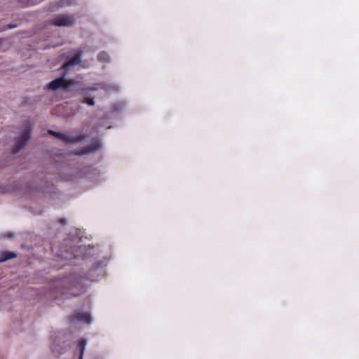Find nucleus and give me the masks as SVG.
Here are the masks:
<instances>
[{
  "instance_id": "obj_3",
  "label": "nucleus",
  "mask_w": 359,
  "mask_h": 359,
  "mask_svg": "<svg viewBox=\"0 0 359 359\" xmlns=\"http://www.w3.org/2000/svg\"><path fill=\"white\" fill-rule=\"evenodd\" d=\"M74 16L69 15H58L50 20V23L58 27H70L74 24Z\"/></svg>"
},
{
  "instance_id": "obj_4",
  "label": "nucleus",
  "mask_w": 359,
  "mask_h": 359,
  "mask_svg": "<svg viewBox=\"0 0 359 359\" xmlns=\"http://www.w3.org/2000/svg\"><path fill=\"white\" fill-rule=\"evenodd\" d=\"M30 137V130H26L23 132L20 137L17 140L16 145L13 149V153L17 154L19 152L25 145L26 142Z\"/></svg>"
},
{
  "instance_id": "obj_12",
  "label": "nucleus",
  "mask_w": 359,
  "mask_h": 359,
  "mask_svg": "<svg viewBox=\"0 0 359 359\" xmlns=\"http://www.w3.org/2000/svg\"><path fill=\"white\" fill-rule=\"evenodd\" d=\"M82 102L86 103L90 106H93L95 104L94 100H93V98H91V97H86V98L83 99Z\"/></svg>"
},
{
  "instance_id": "obj_8",
  "label": "nucleus",
  "mask_w": 359,
  "mask_h": 359,
  "mask_svg": "<svg viewBox=\"0 0 359 359\" xmlns=\"http://www.w3.org/2000/svg\"><path fill=\"white\" fill-rule=\"evenodd\" d=\"M86 346V341L85 339H81L78 342L77 349L79 351V359H83V355Z\"/></svg>"
},
{
  "instance_id": "obj_13",
  "label": "nucleus",
  "mask_w": 359,
  "mask_h": 359,
  "mask_svg": "<svg viewBox=\"0 0 359 359\" xmlns=\"http://www.w3.org/2000/svg\"><path fill=\"white\" fill-rule=\"evenodd\" d=\"M59 222L62 224H66V219L65 218H61Z\"/></svg>"
},
{
  "instance_id": "obj_7",
  "label": "nucleus",
  "mask_w": 359,
  "mask_h": 359,
  "mask_svg": "<svg viewBox=\"0 0 359 359\" xmlns=\"http://www.w3.org/2000/svg\"><path fill=\"white\" fill-rule=\"evenodd\" d=\"M81 53H76L74 55H73V57L71 58V60L65 65L64 67L67 68L69 66H72V65L79 64L81 61Z\"/></svg>"
},
{
  "instance_id": "obj_1",
  "label": "nucleus",
  "mask_w": 359,
  "mask_h": 359,
  "mask_svg": "<svg viewBox=\"0 0 359 359\" xmlns=\"http://www.w3.org/2000/svg\"><path fill=\"white\" fill-rule=\"evenodd\" d=\"M75 84L74 80H66L64 76H61L49 82L46 88L52 90H56L62 88L65 90H68L69 88Z\"/></svg>"
},
{
  "instance_id": "obj_2",
  "label": "nucleus",
  "mask_w": 359,
  "mask_h": 359,
  "mask_svg": "<svg viewBox=\"0 0 359 359\" xmlns=\"http://www.w3.org/2000/svg\"><path fill=\"white\" fill-rule=\"evenodd\" d=\"M48 133L50 134V135H53L55 137L59 139L62 142H64L67 144L77 143V142H79L85 139V136H83V135H78V136H75V137H71V136L66 135L64 133L55 132L52 130H48Z\"/></svg>"
},
{
  "instance_id": "obj_9",
  "label": "nucleus",
  "mask_w": 359,
  "mask_h": 359,
  "mask_svg": "<svg viewBox=\"0 0 359 359\" xmlns=\"http://www.w3.org/2000/svg\"><path fill=\"white\" fill-rule=\"evenodd\" d=\"M16 254L12 252H4L0 254V262H5L8 259L15 258Z\"/></svg>"
},
{
  "instance_id": "obj_14",
  "label": "nucleus",
  "mask_w": 359,
  "mask_h": 359,
  "mask_svg": "<svg viewBox=\"0 0 359 359\" xmlns=\"http://www.w3.org/2000/svg\"><path fill=\"white\" fill-rule=\"evenodd\" d=\"M97 88H90L88 89H87L88 90H96Z\"/></svg>"
},
{
  "instance_id": "obj_6",
  "label": "nucleus",
  "mask_w": 359,
  "mask_h": 359,
  "mask_svg": "<svg viewBox=\"0 0 359 359\" xmlns=\"http://www.w3.org/2000/svg\"><path fill=\"white\" fill-rule=\"evenodd\" d=\"M70 282L71 281L69 278H65L58 281L57 286L60 287L62 294L66 293V290H68L70 294L74 296L76 295V294H74L72 292L73 290L74 285L72 283H70Z\"/></svg>"
},
{
  "instance_id": "obj_11",
  "label": "nucleus",
  "mask_w": 359,
  "mask_h": 359,
  "mask_svg": "<svg viewBox=\"0 0 359 359\" xmlns=\"http://www.w3.org/2000/svg\"><path fill=\"white\" fill-rule=\"evenodd\" d=\"M97 60L102 62H109V56L106 52L102 51L98 54Z\"/></svg>"
},
{
  "instance_id": "obj_10",
  "label": "nucleus",
  "mask_w": 359,
  "mask_h": 359,
  "mask_svg": "<svg viewBox=\"0 0 359 359\" xmlns=\"http://www.w3.org/2000/svg\"><path fill=\"white\" fill-rule=\"evenodd\" d=\"M100 147V144L98 142H93L90 145H88V147H86L85 149V151L82 152L81 154H86L88 152H93V151L97 150Z\"/></svg>"
},
{
  "instance_id": "obj_5",
  "label": "nucleus",
  "mask_w": 359,
  "mask_h": 359,
  "mask_svg": "<svg viewBox=\"0 0 359 359\" xmlns=\"http://www.w3.org/2000/svg\"><path fill=\"white\" fill-rule=\"evenodd\" d=\"M69 320L72 323L81 321L89 324L91 322V317L89 313L76 311L72 316L69 317Z\"/></svg>"
}]
</instances>
